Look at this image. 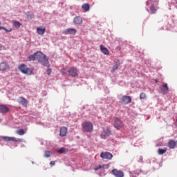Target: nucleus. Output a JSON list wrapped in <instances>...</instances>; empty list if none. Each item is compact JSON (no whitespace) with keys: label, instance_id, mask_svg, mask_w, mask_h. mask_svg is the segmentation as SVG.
<instances>
[{"label":"nucleus","instance_id":"obj_14","mask_svg":"<svg viewBox=\"0 0 177 177\" xmlns=\"http://www.w3.org/2000/svg\"><path fill=\"white\" fill-rule=\"evenodd\" d=\"M100 48V50H101L102 53H103L104 55H106L107 56H109L110 55V51H109V49H107V48L104 47V46L103 44H101Z\"/></svg>","mask_w":177,"mask_h":177},{"label":"nucleus","instance_id":"obj_17","mask_svg":"<svg viewBox=\"0 0 177 177\" xmlns=\"http://www.w3.org/2000/svg\"><path fill=\"white\" fill-rule=\"evenodd\" d=\"M9 68V65L6 62H1L0 64V71H6Z\"/></svg>","mask_w":177,"mask_h":177},{"label":"nucleus","instance_id":"obj_34","mask_svg":"<svg viewBox=\"0 0 177 177\" xmlns=\"http://www.w3.org/2000/svg\"><path fill=\"white\" fill-rule=\"evenodd\" d=\"M32 17H33V16L31 15H27V19H32Z\"/></svg>","mask_w":177,"mask_h":177},{"label":"nucleus","instance_id":"obj_6","mask_svg":"<svg viewBox=\"0 0 177 177\" xmlns=\"http://www.w3.org/2000/svg\"><path fill=\"white\" fill-rule=\"evenodd\" d=\"M120 102L122 104H129L132 102V98L129 95H123L120 99Z\"/></svg>","mask_w":177,"mask_h":177},{"label":"nucleus","instance_id":"obj_21","mask_svg":"<svg viewBox=\"0 0 177 177\" xmlns=\"http://www.w3.org/2000/svg\"><path fill=\"white\" fill-rule=\"evenodd\" d=\"M177 141H174V140H171L168 142V147H169V149H175Z\"/></svg>","mask_w":177,"mask_h":177},{"label":"nucleus","instance_id":"obj_16","mask_svg":"<svg viewBox=\"0 0 177 177\" xmlns=\"http://www.w3.org/2000/svg\"><path fill=\"white\" fill-rule=\"evenodd\" d=\"M46 31V28H45V26H41L37 28V34H39V35H44Z\"/></svg>","mask_w":177,"mask_h":177},{"label":"nucleus","instance_id":"obj_20","mask_svg":"<svg viewBox=\"0 0 177 177\" xmlns=\"http://www.w3.org/2000/svg\"><path fill=\"white\" fill-rule=\"evenodd\" d=\"M73 23L75 24L81 25L82 23V17L77 16L74 18Z\"/></svg>","mask_w":177,"mask_h":177},{"label":"nucleus","instance_id":"obj_25","mask_svg":"<svg viewBox=\"0 0 177 177\" xmlns=\"http://www.w3.org/2000/svg\"><path fill=\"white\" fill-rule=\"evenodd\" d=\"M29 62H34V60H37V55H35V53L34 55H31L28 57Z\"/></svg>","mask_w":177,"mask_h":177},{"label":"nucleus","instance_id":"obj_31","mask_svg":"<svg viewBox=\"0 0 177 177\" xmlns=\"http://www.w3.org/2000/svg\"><path fill=\"white\" fill-rule=\"evenodd\" d=\"M44 157H46L47 158H49V157H50V151H46L45 154H44Z\"/></svg>","mask_w":177,"mask_h":177},{"label":"nucleus","instance_id":"obj_18","mask_svg":"<svg viewBox=\"0 0 177 177\" xmlns=\"http://www.w3.org/2000/svg\"><path fill=\"white\" fill-rule=\"evenodd\" d=\"M160 91L162 93H164V94L167 93L169 91V88L168 87V84H165L164 85H162L160 88Z\"/></svg>","mask_w":177,"mask_h":177},{"label":"nucleus","instance_id":"obj_40","mask_svg":"<svg viewBox=\"0 0 177 177\" xmlns=\"http://www.w3.org/2000/svg\"><path fill=\"white\" fill-rule=\"evenodd\" d=\"M176 122H177V119H176Z\"/></svg>","mask_w":177,"mask_h":177},{"label":"nucleus","instance_id":"obj_12","mask_svg":"<svg viewBox=\"0 0 177 177\" xmlns=\"http://www.w3.org/2000/svg\"><path fill=\"white\" fill-rule=\"evenodd\" d=\"M17 102H18V103H19V104L24 106V107H26V106H27V104H28V101L23 97H19L17 99Z\"/></svg>","mask_w":177,"mask_h":177},{"label":"nucleus","instance_id":"obj_27","mask_svg":"<svg viewBox=\"0 0 177 177\" xmlns=\"http://www.w3.org/2000/svg\"><path fill=\"white\" fill-rule=\"evenodd\" d=\"M16 133H17V135H20V136H22V135H24V133H26V132L24 131V130L23 129H21L19 130H17L16 131Z\"/></svg>","mask_w":177,"mask_h":177},{"label":"nucleus","instance_id":"obj_2","mask_svg":"<svg viewBox=\"0 0 177 177\" xmlns=\"http://www.w3.org/2000/svg\"><path fill=\"white\" fill-rule=\"evenodd\" d=\"M147 6H150V12L151 15H154L157 13V10L158 8H156L155 6H158V0H148L147 1Z\"/></svg>","mask_w":177,"mask_h":177},{"label":"nucleus","instance_id":"obj_36","mask_svg":"<svg viewBox=\"0 0 177 177\" xmlns=\"http://www.w3.org/2000/svg\"><path fill=\"white\" fill-rule=\"evenodd\" d=\"M116 50H121V47H120V46H117L116 47Z\"/></svg>","mask_w":177,"mask_h":177},{"label":"nucleus","instance_id":"obj_5","mask_svg":"<svg viewBox=\"0 0 177 177\" xmlns=\"http://www.w3.org/2000/svg\"><path fill=\"white\" fill-rule=\"evenodd\" d=\"M113 125L116 129L120 130L122 127H124V123L120 118H115L113 119Z\"/></svg>","mask_w":177,"mask_h":177},{"label":"nucleus","instance_id":"obj_19","mask_svg":"<svg viewBox=\"0 0 177 177\" xmlns=\"http://www.w3.org/2000/svg\"><path fill=\"white\" fill-rule=\"evenodd\" d=\"M64 34H73L75 35V34H77V30H75V28H68L64 30Z\"/></svg>","mask_w":177,"mask_h":177},{"label":"nucleus","instance_id":"obj_23","mask_svg":"<svg viewBox=\"0 0 177 177\" xmlns=\"http://www.w3.org/2000/svg\"><path fill=\"white\" fill-rule=\"evenodd\" d=\"M1 113H5L9 111V108L6 107L5 105H0Z\"/></svg>","mask_w":177,"mask_h":177},{"label":"nucleus","instance_id":"obj_24","mask_svg":"<svg viewBox=\"0 0 177 177\" xmlns=\"http://www.w3.org/2000/svg\"><path fill=\"white\" fill-rule=\"evenodd\" d=\"M118 66H120V61L119 60H118L116 62V64L113 66L112 70H111V73H114V71H115V70H118Z\"/></svg>","mask_w":177,"mask_h":177},{"label":"nucleus","instance_id":"obj_4","mask_svg":"<svg viewBox=\"0 0 177 177\" xmlns=\"http://www.w3.org/2000/svg\"><path fill=\"white\" fill-rule=\"evenodd\" d=\"M83 132L91 133L93 131V124L91 122H85L82 124Z\"/></svg>","mask_w":177,"mask_h":177},{"label":"nucleus","instance_id":"obj_15","mask_svg":"<svg viewBox=\"0 0 177 177\" xmlns=\"http://www.w3.org/2000/svg\"><path fill=\"white\" fill-rule=\"evenodd\" d=\"M66 135H67V127H61L59 131V136L62 138H64V136H66Z\"/></svg>","mask_w":177,"mask_h":177},{"label":"nucleus","instance_id":"obj_11","mask_svg":"<svg viewBox=\"0 0 177 177\" xmlns=\"http://www.w3.org/2000/svg\"><path fill=\"white\" fill-rule=\"evenodd\" d=\"M100 157L105 160H111V158H113V154L109 152H102L100 154Z\"/></svg>","mask_w":177,"mask_h":177},{"label":"nucleus","instance_id":"obj_30","mask_svg":"<svg viewBox=\"0 0 177 177\" xmlns=\"http://www.w3.org/2000/svg\"><path fill=\"white\" fill-rule=\"evenodd\" d=\"M57 153H59V154H63V153H66V149L64 148H61L60 149L57 150Z\"/></svg>","mask_w":177,"mask_h":177},{"label":"nucleus","instance_id":"obj_9","mask_svg":"<svg viewBox=\"0 0 177 177\" xmlns=\"http://www.w3.org/2000/svg\"><path fill=\"white\" fill-rule=\"evenodd\" d=\"M111 172L115 177H124V171L121 170L113 169Z\"/></svg>","mask_w":177,"mask_h":177},{"label":"nucleus","instance_id":"obj_8","mask_svg":"<svg viewBox=\"0 0 177 177\" xmlns=\"http://www.w3.org/2000/svg\"><path fill=\"white\" fill-rule=\"evenodd\" d=\"M110 135H111V131H110V129L104 128L101 134V138L102 139H107Z\"/></svg>","mask_w":177,"mask_h":177},{"label":"nucleus","instance_id":"obj_37","mask_svg":"<svg viewBox=\"0 0 177 177\" xmlns=\"http://www.w3.org/2000/svg\"><path fill=\"white\" fill-rule=\"evenodd\" d=\"M0 30H5V27L1 26V22H0Z\"/></svg>","mask_w":177,"mask_h":177},{"label":"nucleus","instance_id":"obj_1","mask_svg":"<svg viewBox=\"0 0 177 177\" xmlns=\"http://www.w3.org/2000/svg\"><path fill=\"white\" fill-rule=\"evenodd\" d=\"M36 55V60L41 63L42 66H45V67H50V64H49V60L46 58V55L42 53L41 52L37 51L35 53Z\"/></svg>","mask_w":177,"mask_h":177},{"label":"nucleus","instance_id":"obj_28","mask_svg":"<svg viewBox=\"0 0 177 177\" xmlns=\"http://www.w3.org/2000/svg\"><path fill=\"white\" fill-rule=\"evenodd\" d=\"M104 167H107V165H102V167L101 165L95 166L94 167V170L95 171H99V169H100L101 168H104Z\"/></svg>","mask_w":177,"mask_h":177},{"label":"nucleus","instance_id":"obj_3","mask_svg":"<svg viewBox=\"0 0 177 177\" xmlns=\"http://www.w3.org/2000/svg\"><path fill=\"white\" fill-rule=\"evenodd\" d=\"M18 68L23 74H26V75H32V74H34V69H32V68H28V66L24 64L19 65Z\"/></svg>","mask_w":177,"mask_h":177},{"label":"nucleus","instance_id":"obj_39","mask_svg":"<svg viewBox=\"0 0 177 177\" xmlns=\"http://www.w3.org/2000/svg\"><path fill=\"white\" fill-rule=\"evenodd\" d=\"M0 50H2V44H0Z\"/></svg>","mask_w":177,"mask_h":177},{"label":"nucleus","instance_id":"obj_26","mask_svg":"<svg viewBox=\"0 0 177 177\" xmlns=\"http://www.w3.org/2000/svg\"><path fill=\"white\" fill-rule=\"evenodd\" d=\"M158 153L159 155H162V154H165V153H167V148H164L162 149H159L158 151Z\"/></svg>","mask_w":177,"mask_h":177},{"label":"nucleus","instance_id":"obj_13","mask_svg":"<svg viewBox=\"0 0 177 177\" xmlns=\"http://www.w3.org/2000/svg\"><path fill=\"white\" fill-rule=\"evenodd\" d=\"M142 172V169H137L134 171V172L133 171H129V176L130 177H136L139 175H140V173Z\"/></svg>","mask_w":177,"mask_h":177},{"label":"nucleus","instance_id":"obj_32","mask_svg":"<svg viewBox=\"0 0 177 177\" xmlns=\"http://www.w3.org/2000/svg\"><path fill=\"white\" fill-rule=\"evenodd\" d=\"M140 99H146V93H141L140 94Z\"/></svg>","mask_w":177,"mask_h":177},{"label":"nucleus","instance_id":"obj_38","mask_svg":"<svg viewBox=\"0 0 177 177\" xmlns=\"http://www.w3.org/2000/svg\"><path fill=\"white\" fill-rule=\"evenodd\" d=\"M50 165H55V161H51V162H50Z\"/></svg>","mask_w":177,"mask_h":177},{"label":"nucleus","instance_id":"obj_22","mask_svg":"<svg viewBox=\"0 0 177 177\" xmlns=\"http://www.w3.org/2000/svg\"><path fill=\"white\" fill-rule=\"evenodd\" d=\"M82 9L84 10V12H89V9H91V6H89V3H84L82 6Z\"/></svg>","mask_w":177,"mask_h":177},{"label":"nucleus","instance_id":"obj_7","mask_svg":"<svg viewBox=\"0 0 177 177\" xmlns=\"http://www.w3.org/2000/svg\"><path fill=\"white\" fill-rule=\"evenodd\" d=\"M1 139H3L4 142H21V139H17L15 137L2 136Z\"/></svg>","mask_w":177,"mask_h":177},{"label":"nucleus","instance_id":"obj_29","mask_svg":"<svg viewBox=\"0 0 177 177\" xmlns=\"http://www.w3.org/2000/svg\"><path fill=\"white\" fill-rule=\"evenodd\" d=\"M21 24H20V22L19 21H14V27H21Z\"/></svg>","mask_w":177,"mask_h":177},{"label":"nucleus","instance_id":"obj_35","mask_svg":"<svg viewBox=\"0 0 177 177\" xmlns=\"http://www.w3.org/2000/svg\"><path fill=\"white\" fill-rule=\"evenodd\" d=\"M5 31H6V32H10L12 31V28H10V30L6 29V28H5V29H3Z\"/></svg>","mask_w":177,"mask_h":177},{"label":"nucleus","instance_id":"obj_33","mask_svg":"<svg viewBox=\"0 0 177 177\" xmlns=\"http://www.w3.org/2000/svg\"><path fill=\"white\" fill-rule=\"evenodd\" d=\"M46 73L48 75H50V73H52V71L50 68H48Z\"/></svg>","mask_w":177,"mask_h":177},{"label":"nucleus","instance_id":"obj_10","mask_svg":"<svg viewBox=\"0 0 177 177\" xmlns=\"http://www.w3.org/2000/svg\"><path fill=\"white\" fill-rule=\"evenodd\" d=\"M68 74L71 75V77H77L78 76V71L77 70V68L72 67L68 71Z\"/></svg>","mask_w":177,"mask_h":177}]
</instances>
